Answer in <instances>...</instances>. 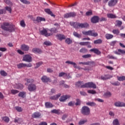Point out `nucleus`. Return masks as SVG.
<instances>
[{"mask_svg":"<svg viewBox=\"0 0 125 125\" xmlns=\"http://www.w3.org/2000/svg\"><path fill=\"white\" fill-rule=\"evenodd\" d=\"M40 33L41 35H42L45 37H50V36H52L54 33H56V29L52 28L50 30L43 29V30H40Z\"/></svg>","mask_w":125,"mask_h":125,"instance_id":"1","label":"nucleus"},{"mask_svg":"<svg viewBox=\"0 0 125 125\" xmlns=\"http://www.w3.org/2000/svg\"><path fill=\"white\" fill-rule=\"evenodd\" d=\"M1 27L3 30L8 31L9 32H13L15 29V26L8 22L3 23Z\"/></svg>","mask_w":125,"mask_h":125,"instance_id":"2","label":"nucleus"},{"mask_svg":"<svg viewBox=\"0 0 125 125\" xmlns=\"http://www.w3.org/2000/svg\"><path fill=\"white\" fill-rule=\"evenodd\" d=\"M34 82L33 79H27V83H25V85H28V83H31L28 86V89L29 91H35V90L37 89V86L35 84H33Z\"/></svg>","mask_w":125,"mask_h":125,"instance_id":"3","label":"nucleus"},{"mask_svg":"<svg viewBox=\"0 0 125 125\" xmlns=\"http://www.w3.org/2000/svg\"><path fill=\"white\" fill-rule=\"evenodd\" d=\"M71 26H73L75 29H79V28H87L89 25L87 23H79L78 22H70Z\"/></svg>","mask_w":125,"mask_h":125,"instance_id":"4","label":"nucleus"},{"mask_svg":"<svg viewBox=\"0 0 125 125\" xmlns=\"http://www.w3.org/2000/svg\"><path fill=\"white\" fill-rule=\"evenodd\" d=\"M82 33L85 36H91V37H97L98 36V33L94 32L93 30H89L88 31H83Z\"/></svg>","mask_w":125,"mask_h":125,"instance_id":"5","label":"nucleus"},{"mask_svg":"<svg viewBox=\"0 0 125 125\" xmlns=\"http://www.w3.org/2000/svg\"><path fill=\"white\" fill-rule=\"evenodd\" d=\"M81 112L83 115H89L90 114V109L87 106H83L81 109Z\"/></svg>","mask_w":125,"mask_h":125,"instance_id":"6","label":"nucleus"},{"mask_svg":"<svg viewBox=\"0 0 125 125\" xmlns=\"http://www.w3.org/2000/svg\"><path fill=\"white\" fill-rule=\"evenodd\" d=\"M82 87H90V88H96V85L92 82H89L84 84Z\"/></svg>","mask_w":125,"mask_h":125,"instance_id":"7","label":"nucleus"},{"mask_svg":"<svg viewBox=\"0 0 125 125\" xmlns=\"http://www.w3.org/2000/svg\"><path fill=\"white\" fill-rule=\"evenodd\" d=\"M22 61L25 62H32V57L30 55H25L23 57Z\"/></svg>","mask_w":125,"mask_h":125,"instance_id":"8","label":"nucleus"},{"mask_svg":"<svg viewBox=\"0 0 125 125\" xmlns=\"http://www.w3.org/2000/svg\"><path fill=\"white\" fill-rule=\"evenodd\" d=\"M117 3L118 0H110L108 2V5L110 7H113V6H115Z\"/></svg>","mask_w":125,"mask_h":125,"instance_id":"9","label":"nucleus"},{"mask_svg":"<svg viewBox=\"0 0 125 125\" xmlns=\"http://www.w3.org/2000/svg\"><path fill=\"white\" fill-rule=\"evenodd\" d=\"M59 77H63L64 79H70L71 78V76L69 75V74L65 73V72H60L59 74Z\"/></svg>","mask_w":125,"mask_h":125,"instance_id":"10","label":"nucleus"},{"mask_svg":"<svg viewBox=\"0 0 125 125\" xmlns=\"http://www.w3.org/2000/svg\"><path fill=\"white\" fill-rule=\"evenodd\" d=\"M114 106L115 107H125V103L120 101L114 103Z\"/></svg>","mask_w":125,"mask_h":125,"instance_id":"11","label":"nucleus"},{"mask_svg":"<svg viewBox=\"0 0 125 125\" xmlns=\"http://www.w3.org/2000/svg\"><path fill=\"white\" fill-rule=\"evenodd\" d=\"M114 53H115V54H117V55H121V54H125V50L119 49L116 51H114Z\"/></svg>","mask_w":125,"mask_h":125,"instance_id":"12","label":"nucleus"},{"mask_svg":"<svg viewBox=\"0 0 125 125\" xmlns=\"http://www.w3.org/2000/svg\"><path fill=\"white\" fill-rule=\"evenodd\" d=\"M99 21V17L98 16H95L91 19V22L92 23H98Z\"/></svg>","mask_w":125,"mask_h":125,"instance_id":"13","label":"nucleus"},{"mask_svg":"<svg viewBox=\"0 0 125 125\" xmlns=\"http://www.w3.org/2000/svg\"><path fill=\"white\" fill-rule=\"evenodd\" d=\"M70 97H71L70 95H64L61 96L60 98V101H61V102H64V101H66V100L68 98H70Z\"/></svg>","mask_w":125,"mask_h":125,"instance_id":"14","label":"nucleus"},{"mask_svg":"<svg viewBox=\"0 0 125 125\" xmlns=\"http://www.w3.org/2000/svg\"><path fill=\"white\" fill-rule=\"evenodd\" d=\"M74 16H76V13L74 12L67 13L64 15V18H69V17H74Z\"/></svg>","mask_w":125,"mask_h":125,"instance_id":"15","label":"nucleus"},{"mask_svg":"<svg viewBox=\"0 0 125 125\" xmlns=\"http://www.w3.org/2000/svg\"><path fill=\"white\" fill-rule=\"evenodd\" d=\"M21 49L23 51H28L29 50V46L26 44H22L21 46Z\"/></svg>","mask_w":125,"mask_h":125,"instance_id":"16","label":"nucleus"},{"mask_svg":"<svg viewBox=\"0 0 125 125\" xmlns=\"http://www.w3.org/2000/svg\"><path fill=\"white\" fill-rule=\"evenodd\" d=\"M41 80L43 83H48V82H50V79L47 78L46 76H43L41 78Z\"/></svg>","mask_w":125,"mask_h":125,"instance_id":"17","label":"nucleus"},{"mask_svg":"<svg viewBox=\"0 0 125 125\" xmlns=\"http://www.w3.org/2000/svg\"><path fill=\"white\" fill-rule=\"evenodd\" d=\"M60 96H61V94L59 93L56 95L50 97V99H51V100H57V99H58Z\"/></svg>","mask_w":125,"mask_h":125,"instance_id":"18","label":"nucleus"},{"mask_svg":"<svg viewBox=\"0 0 125 125\" xmlns=\"http://www.w3.org/2000/svg\"><path fill=\"white\" fill-rule=\"evenodd\" d=\"M14 88H17L18 89H23L24 87L23 84L21 83L16 84L14 85Z\"/></svg>","mask_w":125,"mask_h":125,"instance_id":"19","label":"nucleus"},{"mask_svg":"<svg viewBox=\"0 0 125 125\" xmlns=\"http://www.w3.org/2000/svg\"><path fill=\"white\" fill-rule=\"evenodd\" d=\"M44 11L48 14H49L50 15H51V16H52V17H55V15L53 14V13H52V12L51 11L50 9H45Z\"/></svg>","mask_w":125,"mask_h":125,"instance_id":"20","label":"nucleus"},{"mask_svg":"<svg viewBox=\"0 0 125 125\" xmlns=\"http://www.w3.org/2000/svg\"><path fill=\"white\" fill-rule=\"evenodd\" d=\"M56 37L57 38L58 40H60V41H62V40H65L66 38L65 36L61 34L57 35Z\"/></svg>","mask_w":125,"mask_h":125,"instance_id":"21","label":"nucleus"},{"mask_svg":"<svg viewBox=\"0 0 125 125\" xmlns=\"http://www.w3.org/2000/svg\"><path fill=\"white\" fill-rule=\"evenodd\" d=\"M51 113L54 114H57V115H60L62 114V112L60 109H53L51 110Z\"/></svg>","mask_w":125,"mask_h":125,"instance_id":"22","label":"nucleus"},{"mask_svg":"<svg viewBox=\"0 0 125 125\" xmlns=\"http://www.w3.org/2000/svg\"><path fill=\"white\" fill-rule=\"evenodd\" d=\"M80 45H87L88 47H91V46L90 45V42H81L79 43Z\"/></svg>","mask_w":125,"mask_h":125,"instance_id":"23","label":"nucleus"},{"mask_svg":"<svg viewBox=\"0 0 125 125\" xmlns=\"http://www.w3.org/2000/svg\"><path fill=\"white\" fill-rule=\"evenodd\" d=\"M32 51L34 52V53H42V50L37 48H33L32 49Z\"/></svg>","mask_w":125,"mask_h":125,"instance_id":"24","label":"nucleus"},{"mask_svg":"<svg viewBox=\"0 0 125 125\" xmlns=\"http://www.w3.org/2000/svg\"><path fill=\"white\" fill-rule=\"evenodd\" d=\"M42 116V114L40 112H35L32 114V118H40Z\"/></svg>","mask_w":125,"mask_h":125,"instance_id":"25","label":"nucleus"},{"mask_svg":"<svg viewBox=\"0 0 125 125\" xmlns=\"http://www.w3.org/2000/svg\"><path fill=\"white\" fill-rule=\"evenodd\" d=\"M110 78H112V77L109 76V75H104V76H101V79L103 80V81H105L106 80H108V79H110Z\"/></svg>","mask_w":125,"mask_h":125,"instance_id":"26","label":"nucleus"},{"mask_svg":"<svg viewBox=\"0 0 125 125\" xmlns=\"http://www.w3.org/2000/svg\"><path fill=\"white\" fill-rule=\"evenodd\" d=\"M45 106L46 108H52L53 107V104L51 103L47 102L45 103Z\"/></svg>","mask_w":125,"mask_h":125,"instance_id":"27","label":"nucleus"},{"mask_svg":"<svg viewBox=\"0 0 125 125\" xmlns=\"http://www.w3.org/2000/svg\"><path fill=\"white\" fill-rule=\"evenodd\" d=\"M90 51L93 52H94V53H96V54H98V55H99L100 54H101V52H100V51L98 50V49H92L90 50Z\"/></svg>","mask_w":125,"mask_h":125,"instance_id":"28","label":"nucleus"},{"mask_svg":"<svg viewBox=\"0 0 125 125\" xmlns=\"http://www.w3.org/2000/svg\"><path fill=\"white\" fill-rule=\"evenodd\" d=\"M113 37L114 36L113 35L110 34H106L105 35L106 40H111V39H113Z\"/></svg>","mask_w":125,"mask_h":125,"instance_id":"29","label":"nucleus"},{"mask_svg":"<svg viewBox=\"0 0 125 125\" xmlns=\"http://www.w3.org/2000/svg\"><path fill=\"white\" fill-rule=\"evenodd\" d=\"M19 97H21V98H24L26 97V92H21L19 93Z\"/></svg>","mask_w":125,"mask_h":125,"instance_id":"30","label":"nucleus"},{"mask_svg":"<svg viewBox=\"0 0 125 125\" xmlns=\"http://www.w3.org/2000/svg\"><path fill=\"white\" fill-rule=\"evenodd\" d=\"M65 63L66 64H70L71 65H73L74 66V68L77 67V64H76L75 62H73L67 61L65 62Z\"/></svg>","mask_w":125,"mask_h":125,"instance_id":"31","label":"nucleus"},{"mask_svg":"<svg viewBox=\"0 0 125 125\" xmlns=\"http://www.w3.org/2000/svg\"><path fill=\"white\" fill-rule=\"evenodd\" d=\"M36 21H37V22H42V21H45V19H44V18L38 17L36 19Z\"/></svg>","mask_w":125,"mask_h":125,"instance_id":"32","label":"nucleus"},{"mask_svg":"<svg viewBox=\"0 0 125 125\" xmlns=\"http://www.w3.org/2000/svg\"><path fill=\"white\" fill-rule=\"evenodd\" d=\"M113 125H120V122L118 119H115L113 121Z\"/></svg>","mask_w":125,"mask_h":125,"instance_id":"33","label":"nucleus"},{"mask_svg":"<svg viewBox=\"0 0 125 125\" xmlns=\"http://www.w3.org/2000/svg\"><path fill=\"white\" fill-rule=\"evenodd\" d=\"M92 62H79V64H82L83 65H91L92 64Z\"/></svg>","mask_w":125,"mask_h":125,"instance_id":"34","label":"nucleus"},{"mask_svg":"<svg viewBox=\"0 0 125 125\" xmlns=\"http://www.w3.org/2000/svg\"><path fill=\"white\" fill-rule=\"evenodd\" d=\"M17 67L19 69H21V68H24V67H26V64L21 63L17 65Z\"/></svg>","mask_w":125,"mask_h":125,"instance_id":"35","label":"nucleus"},{"mask_svg":"<svg viewBox=\"0 0 125 125\" xmlns=\"http://www.w3.org/2000/svg\"><path fill=\"white\" fill-rule=\"evenodd\" d=\"M23 122V121L22 120V119H20V118H16L15 119V121L14 122L16 124L17 123L18 124H22V122Z\"/></svg>","mask_w":125,"mask_h":125,"instance_id":"36","label":"nucleus"},{"mask_svg":"<svg viewBox=\"0 0 125 125\" xmlns=\"http://www.w3.org/2000/svg\"><path fill=\"white\" fill-rule=\"evenodd\" d=\"M2 121H3L4 122H5V123H8V122H9V118H8L7 116L5 117H2L1 118Z\"/></svg>","mask_w":125,"mask_h":125,"instance_id":"37","label":"nucleus"},{"mask_svg":"<svg viewBox=\"0 0 125 125\" xmlns=\"http://www.w3.org/2000/svg\"><path fill=\"white\" fill-rule=\"evenodd\" d=\"M73 36H74V37H76V38H78V39H81V38H82V35L76 32H73Z\"/></svg>","mask_w":125,"mask_h":125,"instance_id":"38","label":"nucleus"},{"mask_svg":"<svg viewBox=\"0 0 125 125\" xmlns=\"http://www.w3.org/2000/svg\"><path fill=\"white\" fill-rule=\"evenodd\" d=\"M107 17L108 18L114 19V18H116L117 16H116V15L112 14H108Z\"/></svg>","mask_w":125,"mask_h":125,"instance_id":"39","label":"nucleus"},{"mask_svg":"<svg viewBox=\"0 0 125 125\" xmlns=\"http://www.w3.org/2000/svg\"><path fill=\"white\" fill-rule=\"evenodd\" d=\"M94 43L97 44H100L102 43V40L101 39H98L96 41H94Z\"/></svg>","mask_w":125,"mask_h":125,"instance_id":"40","label":"nucleus"},{"mask_svg":"<svg viewBox=\"0 0 125 125\" xmlns=\"http://www.w3.org/2000/svg\"><path fill=\"white\" fill-rule=\"evenodd\" d=\"M0 74L1 76H2L3 77H5L7 76V73L4 71V70H1L0 72Z\"/></svg>","mask_w":125,"mask_h":125,"instance_id":"41","label":"nucleus"},{"mask_svg":"<svg viewBox=\"0 0 125 125\" xmlns=\"http://www.w3.org/2000/svg\"><path fill=\"white\" fill-rule=\"evenodd\" d=\"M21 2L22 3H24V4H30L31 2H30L29 1H28L27 0H20Z\"/></svg>","mask_w":125,"mask_h":125,"instance_id":"42","label":"nucleus"},{"mask_svg":"<svg viewBox=\"0 0 125 125\" xmlns=\"http://www.w3.org/2000/svg\"><path fill=\"white\" fill-rule=\"evenodd\" d=\"M87 92L90 94H96V91L94 90H88Z\"/></svg>","mask_w":125,"mask_h":125,"instance_id":"43","label":"nucleus"},{"mask_svg":"<svg viewBox=\"0 0 125 125\" xmlns=\"http://www.w3.org/2000/svg\"><path fill=\"white\" fill-rule=\"evenodd\" d=\"M86 104L88 105V106H95V105H96V104L94 102H88L86 103Z\"/></svg>","mask_w":125,"mask_h":125,"instance_id":"44","label":"nucleus"},{"mask_svg":"<svg viewBox=\"0 0 125 125\" xmlns=\"http://www.w3.org/2000/svg\"><path fill=\"white\" fill-rule=\"evenodd\" d=\"M20 25L23 28H24V27H26V24L25 23V21H24V20L21 21Z\"/></svg>","mask_w":125,"mask_h":125,"instance_id":"45","label":"nucleus"},{"mask_svg":"<svg viewBox=\"0 0 125 125\" xmlns=\"http://www.w3.org/2000/svg\"><path fill=\"white\" fill-rule=\"evenodd\" d=\"M87 121L86 120H80L79 122V125H84V124H85Z\"/></svg>","mask_w":125,"mask_h":125,"instance_id":"46","label":"nucleus"},{"mask_svg":"<svg viewBox=\"0 0 125 125\" xmlns=\"http://www.w3.org/2000/svg\"><path fill=\"white\" fill-rule=\"evenodd\" d=\"M82 83H83V82H78L76 83V86H78L79 87H83L82 86H83V85H82Z\"/></svg>","mask_w":125,"mask_h":125,"instance_id":"47","label":"nucleus"},{"mask_svg":"<svg viewBox=\"0 0 125 125\" xmlns=\"http://www.w3.org/2000/svg\"><path fill=\"white\" fill-rule=\"evenodd\" d=\"M107 58L109 59H114V60H117V57H114L113 55H109L107 56Z\"/></svg>","mask_w":125,"mask_h":125,"instance_id":"48","label":"nucleus"},{"mask_svg":"<svg viewBox=\"0 0 125 125\" xmlns=\"http://www.w3.org/2000/svg\"><path fill=\"white\" fill-rule=\"evenodd\" d=\"M18 92H19V91L17 90L12 89L11 90V93H12V94H14V95L18 93Z\"/></svg>","mask_w":125,"mask_h":125,"instance_id":"49","label":"nucleus"},{"mask_svg":"<svg viewBox=\"0 0 125 125\" xmlns=\"http://www.w3.org/2000/svg\"><path fill=\"white\" fill-rule=\"evenodd\" d=\"M112 33H113L114 35H119V34H120V31L118 29L113 30Z\"/></svg>","mask_w":125,"mask_h":125,"instance_id":"50","label":"nucleus"},{"mask_svg":"<svg viewBox=\"0 0 125 125\" xmlns=\"http://www.w3.org/2000/svg\"><path fill=\"white\" fill-rule=\"evenodd\" d=\"M43 44H44L45 45L49 46L51 45V42H50L49 41H45L43 42Z\"/></svg>","mask_w":125,"mask_h":125,"instance_id":"51","label":"nucleus"},{"mask_svg":"<svg viewBox=\"0 0 125 125\" xmlns=\"http://www.w3.org/2000/svg\"><path fill=\"white\" fill-rule=\"evenodd\" d=\"M117 79H118V81H125V76L118 77Z\"/></svg>","mask_w":125,"mask_h":125,"instance_id":"52","label":"nucleus"},{"mask_svg":"<svg viewBox=\"0 0 125 125\" xmlns=\"http://www.w3.org/2000/svg\"><path fill=\"white\" fill-rule=\"evenodd\" d=\"M83 58H90L91 57V55L90 54H86V55H84L82 56Z\"/></svg>","mask_w":125,"mask_h":125,"instance_id":"53","label":"nucleus"},{"mask_svg":"<svg viewBox=\"0 0 125 125\" xmlns=\"http://www.w3.org/2000/svg\"><path fill=\"white\" fill-rule=\"evenodd\" d=\"M65 42L67 43V44H70V43H72V40L69 38H67L65 40Z\"/></svg>","mask_w":125,"mask_h":125,"instance_id":"54","label":"nucleus"},{"mask_svg":"<svg viewBox=\"0 0 125 125\" xmlns=\"http://www.w3.org/2000/svg\"><path fill=\"white\" fill-rule=\"evenodd\" d=\"M15 108H16V110L18 111V112H22L23 110L21 107H19V106H16Z\"/></svg>","mask_w":125,"mask_h":125,"instance_id":"55","label":"nucleus"},{"mask_svg":"<svg viewBox=\"0 0 125 125\" xmlns=\"http://www.w3.org/2000/svg\"><path fill=\"white\" fill-rule=\"evenodd\" d=\"M87 51V50L85 49V48H83L80 50V52H82L83 53H85Z\"/></svg>","mask_w":125,"mask_h":125,"instance_id":"56","label":"nucleus"},{"mask_svg":"<svg viewBox=\"0 0 125 125\" xmlns=\"http://www.w3.org/2000/svg\"><path fill=\"white\" fill-rule=\"evenodd\" d=\"M4 2L9 5H12V3L9 0H4Z\"/></svg>","mask_w":125,"mask_h":125,"instance_id":"57","label":"nucleus"},{"mask_svg":"<svg viewBox=\"0 0 125 125\" xmlns=\"http://www.w3.org/2000/svg\"><path fill=\"white\" fill-rule=\"evenodd\" d=\"M122 21H116V26H119L120 27V26L122 25Z\"/></svg>","mask_w":125,"mask_h":125,"instance_id":"58","label":"nucleus"},{"mask_svg":"<svg viewBox=\"0 0 125 125\" xmlns=\"http://www.w3.org/2000/svg\"><path fill=\"white\" fill-rule=\"evenodd\" d=\"M5 9L7 11H9V12L10 13H11V11H12V10L11 9V7L7 6V7H5Z\"/></svg>","mask_w":125,"mask_h":125,"instance_id":"59","label":"nucleus"},{"mask_svg":"<svg viewBox=\"0 0 125 125\" xmlns=\"http://www.w3.org/2000/svg\"><path fill=\"white\" fill-rule=\"evenodd\" d=\"M92 14V12L91 11H89L86 12V15L87 16H89Z\"/></svg>","mask_w":125,"mask_h":125,"instance_id":"60","label":"nucleus"},{"mask_svg":"<svg viewBox=\"0 0 125 125\" xmlns=\"http://www.w3.org/2000/svg\"><path fill=\"white\" fill-rule=\"evenodd\" d=\"M68 106H72L75 105V102H70L68 104Z\"/></svg>","mask_w":125,"mask_h":125,"instance_id":"61","label":"nucleus"},{"mask_svg":"<svg viewBox=\"0 0 125 125\" xmlns=\"http://www.w3.org/2000/svg\"><path fill=\"white\" fill-rule=\"evenodd\" d=\"M80 104H81V100H80L79 99H77L75 105H76V106H78V105H80Z\"/></svg>","mask_w":125,"mask_h":125,"instance_id":"62","label":"nucleus"},{"mask_svg":"<svg viewBox=\"0 0 125 125\" xmlns=\"http://www.w3.org/2000/svg\"><path fill=\"white\" fill-rule=\"evenodd\" d=\"M109 115H110L111 117H114L115 113L113 111H109Z\"/></svg>","mask_w":125,"mask_h":125,"instance_id":"63","label":"nucleus"},{"mask_svg":"<svg viewBox=\"0 0 125 125\" xmlns=\"http://www.w3.org/2000/svg\"><path fill=\"white\" fill-rule=\"evenodd\" d=\"M39 125H47V123L45 122H42Z\"/></svg>","mask_w":125,"mask_h":125,"instance_id":"64","label":"nucleus"}]
</instances>
